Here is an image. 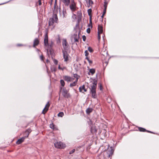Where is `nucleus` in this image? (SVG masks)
Segmentation results:
<instances>
[{"instance_id": "f257e3e1", "label": "nucleus", "mask_w": 159, "mask_h": 159, "mask_svg": "<svg viewBox=\"0 0 159 159\" xmlns=\"http://www.w3.org/2000/svg\"><path fill=\"white\" fill-rule=\"evenodd\" d=\"M98 83L97 80L96 79L93 80V83L90 88V93L91 94L92 97L93 98H96L97 95L96 93V89Z\"/></svg>"}, {"instance_id": "f03ea898", "label": "nucleus", "mask_w": 159, "mask_h": 159, "mask_svg": "<svg viewBox=\"0 0 159 159\" xmlns=\"http://www.w3.org/2000/svg\"><path fill=\"white\" fill-rule=\"evenodd\" d=\"M44 46L45 47H48V50L51 49L52 47V42L51 43L49 44L48 43V33L47 31L45 33L44 36Z\"/></svg>"}, {"instance_id": "7ed1b4c3", "label": "nucleus", "mask_w": 159, "mask_h": 159, "mask_svg": "<svg viewBox=\"0 0 159 159\" xmlns=\"http://www.w3.org/2000/svg\"><path fill=\"white\" fill-rule=\"evenodd\" d=\"M113 151L112 149L104 151L101 154V156H103L104 158H109L112 156Z\"/></svg>"}, {"instance_id": "20e7f679", "label": "nucleus", "mask_w": 159, "mask_h": 159, "mask_svg": "<svg viewBox=\"0 0 159 159\" xmlns=\"http://www.w3.org/2000/svg\"><path fill=\"white\" fill-rule=\"evenodd\" d=\"M58 19L57 14H53L52 18H50L49 20L48 24L49 26L53 25L54 22H58Z\"/></svg>"}, {"instance_id": "39448f33", "label": "nucleus", "mask_w": 159, "mask_h": 159, "mask_svg": "<svg viewBox=\"0 0 159 159\" xmlns=\"http://www.w3.org/2000/svg\"><path fill=\"white\" fill-rule=\"evenodd\" d=\"M62 94L63 97L65 98H68L70 97V95L69 93V91L67 90L65 88H64L62 89Z\"/></svg>"}, {"instance_id": "423d86ee", "label": "nucleus", "mask_w": 159, "mask_h": 159, "mask_svg": "<svg viewBox=\"0 0 159 159\" xmlns=\"http://www.w3.org/2000/svg\"><path fill=\"white\" fill-rule=\"evenodd\" d=\"M62 45L63 48V49L62 50L68 51L70 49L69 45L66 39H62Z\"/></svg>"}, {"instance_id": "0eeeda50", "label": "nucleus", "mask_w": 159, "mask_h": 159, "mask_svg": "<svg viewBox=\"0 0 159 159\" xmlns=\"http://www.w3.org/2000/svg\"><path fill=\"white\" fill-rule=\"evenodd\" d=\"M55 147L57 148H64L66 146L65 144H63L61 142H57L54 143Z\"/></svg>"}, {"instance_id": "6e6552de", "label": "nucleus", "mask_w": 159, "mask_h": 159, "mask_svg": "<svg viewBox=\"0 0 159 159\" xmlns=\"http://www.w3.org/2000/svg\"><path fill=\"white\" fill-rule=\"evenodd\" d=\"M68 51L62 50V52L63 55L64 61L67 62L69 60V57H70L69 54L67 52Z\"/></svg>"}, {"instance_id": "1a4fd4ad", "label": "nucleus", "mask_w": 159, "mask_h": 159, "mask_svg": "<svg viewBox=\"0 0 159 159\" xmlns=\"http://www.w3.org/2000/svg\"><path fill=\"white\" fill-rule=\"evenodd\" d=\"M80 33V31H78V33H77V31L75 34H74V35L71 37V40L73 39L74 40V42H79V34Z\"/></svg>"}, {"instance_id": "9d476101", "label": "nucleus", "mask_w": 159, "mask_h": 159, "mask_svg": "<svg viewBox=\"0 0 159 159\" xmlns=\"http://www.w3.org/2000/svg\"><path fill=\"white\" fill-rule=\"evenodd\" d=\"M49 102H48L46 105H45V107L42 111V113L44 114L48 110V108L50 106L49 104Z\"/></svg>"}, {"instance_id": "9b49d317", "label": "nucleus", "mask_w": 159, "mask_h": 159, "mask_svg": "<svg viewBox=\"0 0 159 159\" xmlns=\"http://www.w3.org/2000/svg\"><path fill=\"white\" fill-rule=\"evenodd\" d=\"M90 132L92 134H96L97 132V129L95 126H92L91 127Z\"/></svg>"}, {"instance_id": "f8f14e48", "label": "nucleus", "mask_w": 159, "mask_h": 159, "mask_svg": "<svg viewBox=\"0 0 159 159\" xmlns=\"http://www.w3.org/2000/svg\"><path fill=\"white\" fill-rule=\"evenodd\" d=\"M32 130L30 128H28L26 129L24 133V134L25 135L24 137L25 139L28 138L30 133L31 132Z\"/></svg>"}, {"instance_id": "ddd939ff", "label": "nucleus", "mask_w": 159, "mask_h": 159, "mask_svg": "<svg viewBox=\"0 0 159 159\" xmlns=\"http://www.w3.org/2000/svg\"><path fill=\"white\" fill-rule=\"evenodd\" d=\"M25 139V137H23L21 138L18 139L16 142V144L17 145H19L21 144L24 141Z\"/></svg>"}, {"instance_id": "4468645a", "label": "nucleus", "mask_w": 159, "mask_h": 159, "mask_svg": "<svg viewBox=\"0 0 159 159\" xmlns=\"http://www.w3.org/2000/svg\"><path fill=\"white\" fill-rule=\"evenodd\" d=\"M39 41L38 38H36L34 40L33 47H35L36 46H37L39 43Z\"/></svg>"}, {"instance_id": "2eb2a0df", "label": "nucleus", "mask_w": 159, "mask_h": 159, "mask_svg": "<svg viewBox=\"0 0 159 159\" xmlns=\"http://www.w3.org/2000/svg\"><path fill=\"white\" fill-rule=\"evenodd\" d=\"M63 79L64 80L67 82L72 81V80H71V77L69 76L65 75L63 77Z\"/></svg>"}, {"instance_id": "dca6fc26", "label": "nucleus", "mask_w": 159, "mask_h": 159, "mask_svg": "<svg viewBox=\"0 0 159 159\" xmlns=\"http://www.w3.org/2000/svg\"><path fill=\"white\" fill-rule=\"evenodd\" d=\"M104 11L103 12V14L104 15L106 12V9L107 7L108 2L106 0H104Z\"/></svg>"}, {"instance_id": "f3484780", "label": "nucleus", "mask_w": 159, "mask_h": 159, "mask_svg": "<svg viewBox=\"0 0 159 159\" xmlns=\"http://www.w3.org/2000/svg\"><path fill=\"white\" fill-rule=\"evenodd\" d=\"M98 33L102 34L103 32V27L102 25H98Z\"/></svg>"}, {"instance_id": "a211bd4d", "label": "nucleus", "mask_w": 159, "mask_h": 159, "mask_svg": "<svg viewBox=\"0 0 159 159\" xmlns=\"http://www.w3.org/2000/svg\"><path fill=\"white\" fill-rule=\"evenodd\" d=\"M76 4H71L70 5V7L72 11H74L76 10Z\"/></svg>"}, {"instance_id": "6ab92c4d", "label": "nucleus", "mask_w": 159, "mask_h": 159, "mask_svg": "<svg viewBox=\"0 0 159 159\" xmlns=\"http://www.w3.org/2000/svg\"><path fill=\"white\" fill-rule=\"evenodd\" d=\"M65 6H68L70 2V0H61Z\"/></svg>"}, {"instance_id": "aec40b11", "label": "nucleus", "mask_w": 159, "mask_h": 159, "mask_svg": "<svg viewBox=\"0 0 159 159\" xmlns=\"http://www.w3.org/2000/svg\"><path fill=\"white\" fill-rule=\"evenodd\" d=\"M50 127L53 130H57V128L53 123H51L50 125Z\"/></svg>"}, {"instance_id": "412c9836", "label": "nucleus", "mask_w": 159, "mask_h": 159, "mask_svg": "<svg viewBox=\"0 0 159 159\" xmlns=\"http://www.w3.org/2000/svg\"><path fill=\"white\" fill-rule=\"evenodd\" d=\"M82 89L84 90V92H86L87 91V89L85 88V85H83L82 87H80L79 88V91L80 92H82Z\"/></svg>"}, {"instance_id": "4be33fe9", "label": "nucleus", "mask_w": 159, "mask_h": 159, "mask_svg": "<svg viewBox=\"0 0 159 159\" xmlns=\"http://www.w3.org/2000/svg\"><path fill=\"white\" fill-rule=\"evenodd\" d=\"M93 111V109L92 108H88L86 110V112L87 114H89L92 112Z\"/></svg>"}, {"instance_id": "5701e85b", "label": "nucleus", "mask_w": 159, "mask_h": 159, "mask_svg": "<svg viewBox=\"0 0 159 159\" xmlns=\"http://www.w3.org/2000/svg\"><path fill=\"white\" fill-rule=\"evenodd\" d=\"M61 8L60 6L59 7H57L56 8V11L57 13H58L59 12L60 15V16H61Z\"/></svg>"}, {"instance_id": "b1692460", "label": "nucleus", "mask_w": 159, "mask_h": 159, "mask_svg": "<svg viewBox=\"0 0 159 159\" xmlns=\"http://www.w3.org/2000/svg\"><path fill=\"white\" fill-rule=\"evenodd\" d=\"M138 130L140 131V132H146L147 131V130L143 127H138Z\"/></svg>"}, {"instance_id": "393cba45", "label": "nucleus", "mask_w": 159, "mask_h": 159, "mask_svg": "<svg viewBox=\"0 0 159 159\" xmlns=\"http://www.w3.org/2000/svg\"><path fill=\"white\" fill-rule=\"evenodd\" d=\"M66 10L64 8L62 10V17L63 18L66 17Z\"/></svg>"}, {"instance_id": "a878e982", "label": "nucleus", "mask_w": 159, "mask_h": 159, "mask_svg": "<svg viewBox=\"0 0 159 159\" xmlns=\"http://www.w3.org/2000/svg\"><path fill=\"white\" fill-rule=\"evenodd\" d=\"M89 72L91 74V75H93L95 72V70L94 69H91L89 70Z\"/></svg>"}, {"instance_id": "bb28decb", "label": "nucleus", "mask_w": 159, "mask_h": 159, "mask_svg": "<svg viewBox=\"0 0 159 159\" xmlns=\"http://www.w3.org/2000/svg\"><path fill=\"white\" fill-rule=\"evenodd\" d=\"M92 9L91 8H90L88 10V15L90 16V18H91V13L92 12Z\"/></svg>"}, {"instance_id": "cd10ccee", "label": "nucleus", "mask_w": 159, "mask_h": 159, "mask_svg": "<svg viewBox=\"0 0 159 159\" xmlns=\"http://www.w3.org/2000/svg\"><path fill=\"white\" fill-rule=\"evenodd\" d=\"M60 82L61 85L62 87H64L65 85V82L64 80H61Z\"/></svg>"}, {"instance_id": "c85d7f7f", "label": "nucleus", "mask_w": 159, "mask_h": 159, "mask_svg": "<svg viewBox=\"0 0 159 159\" xmlns=\"http://www.w3.org/2000/svg\"><path fill=\"white\" fill-rule=\"evenodd\" d=\"M73 76L74 78L77 79H79L80 77V76L78 75L77 74H74Z\"/></svg>"}, {"instance_id": "c756f323", "label": "nucleus", "mask_w": 159, "mask_h": 159, "mask_svg": "<svg viewBox=\"0 0 159 159\" xmlns=\"http://www.w3.org/2000/svg\"><path fill=\"white\" fill-rule=\"evenodd\" d=\"M64 114L63 112H60L58 114V116L59 117H62L64 116Z\"/></svg>"}, {"instance_id": "7c9ffc66", "label": "nucleus", "mask_w": 159, "mask_h": 159, "mask_svg": "<svg viewBox=\"0 0 159 159\" xmlns=\"http://www.w3.org/2000/svg\"><path fill=\"white\" fill-rule=\"evenodd\" d=\"M76 84L75 82H73L72 83H71L70 84V87H72L73 86H75Z\"/></svg>"}, {"instance_id": "2f4dec72", "label": "nucleus", "mask_w": 159, "mask_h": 159, "mask_svg": "<svg viewBox=\"0 0 159 159\" xmlns=\"http://www.w3.org/2000/svg\"><path fill=\"white\" fill-rule=\"evenodd\" d=\"M88 50L90 52H93V51L92 48L90 47H89L88 48Z\"/></svg>"}, {"instance_id": "473e14b6", "label": "nucleus", "mask_w": 159, "mask_h": 159, "mask_svg": "<svg viewBox=\"0 0 159 159\" xmlns=\"http://www.w3.org/2000/svg\"><path fill=\"white\" fill-rule=\"evenodd\" d=\"M86 59L89 62L90 64H92L93 63V61L91 60H90L89 59V57H86Z\"/></svg>"}, {"instance_id": "72a5a7b5", "label": "nucleus", "mask_w": 159, "mask_h": 159, "mask_svg": "<svg viewBox=\"0 0 159 159\" xmlns=\"http://www.w3.org/2000/svg\"><path fill=\"white\" fill-rule=\"evenodd\" d=\"M40 58L42 61H44V57L43 55H42L40 56Z\"/></svg>"}, {"instance_id": "f704fd0d", "label": "nucleus", "mask_w": 159, "mask_h": 159, "mask_svg": "<svg viewBox=\"0 0 159 159\" xmlns=\"http://www.w3.org/2000/svg\"><path fill=\"white\" fill-rule=\"evenodd\" d=\"M84 53L85 54V56H86V57H87L89 54V53L88 52V51L87 50L85 51L84 52Z\"/></svg>"}, {"instance_id": "c9c22d12", "label": "nucleus", "mask_w": 159, "mask_h": 159, "mask_svg": "<svg viewBox=\"0 0 159 159\" xmlns=\"http://www.w3.org/2000/svg\"><path fill=\"white\" fill-rule=\"evenodd\" d=\"M53 62H54V64L56 65H57V63H58V61L57 60L55 59H54V60H53Z\"/></svg>"}, {"instance_id": "e433bc0d", "label": "nucleus", "mask_w": 159, "mask_h": 159, "mask_svg": "<svg viewBox=\"0 0 159 159\" xmlns=\"http://www.w3.org/2000/svg\"><path fill=\"white\" fill-rule=\"evenodd\" d=\"M78 14H79L78 16V17L80 18V16H82V13L80 11H78Z\"/></svg>"}, {"instance_id": "4c0bfd02", "label": "nucleus", "mask_w": 159, "mask_h": 159, "mask_svg": "<svg viewBox=\"0 0 159 159\" xmlns=\"http://www.w3.org/2000/svg\"><path fill=\"white\" fill-rule=\"evenodd\" d=\"M75 149H73V150H72L71 151H70L69 152V154H72L74 152H75Z\"/></svg>"}, {"instance_id": "58836bf2", "label": "nucleus", "mask_w": 159, "mask_h": 159, "mask_svg": "<svg viewBox=\"0 0 159 159\" xmlns=\"http://www.w3.org/2000/svg\"><path fill=\"white\" fill-rule=\"evenodd\" d=\"M91 25V27L92 28V21L91 20V17L90 18L89 25Z\"/></svg>"}, {"instance_id": "ea45409f", "label": "nucleus", "mask_w": 159, "mask_h": 159, "mask_svg": "<svg viewBox=\"0 0 159 159\" xmlns=\"http://www.w3.org/2000/svg\"><path fill=\"white\" fill-rule=\"evenodd\" d=\"M57 1H55L54 4V8L55 9L56 8V7L57 5Z\"/></svg>"}, {"instance_id": "a19ab883", "label": "nucleus", "mask_w": 159, "mask_h": 159, "mask_svg": "<svg viewBox=\"0 0 159 159\" xmlns=\"http://www.w3.org/2000/svg\"><path fill=\"white\" fill-rule=\"evenodd\" d=\"M82 39H83V41H85L86 39V36L85 35H83L82 36Z\"/></svg>"}, {"instance_id": "79ce46f5", "label": "nucleus", "mask_w": 159, "mask_h": 159, "mask_svg": "<svg viewBox=\"0 0 159 159\" xmlns=\"http://www.w3.org/2000/svg\"><path fill=\"white\" fill-rule=\"evenodd\" d=\"M87 32L88 33H89L90 32V29L89 28H88L87 30Z\"/></svg>"}, {"instance_id": "37998d69", "label": "nucleus", "mask_w": 159, "mask_h": 159, "mask_svg": "<svg viewBox=\"0 0 159 159\" xmlns=\"http://www.w3.org/2000/svg\"><path fill=\"white\" fill-rule=\"evenodd\" d=\"M100 34L98 33V40H99L100 39H101V36H100Z\"/></svg>"}, {"instance_id": "c03bdc74", "label": "nucleus", "mask_w": 159, "mask_h": 159, "mask_svg": "<svg viewBox=\"0 0 159 159\" xmlns=\"http://www.w3.org/2000/svg\"><path fill=\"white\" fill-rule=\"evenodd\" d=\"M71 4H76L74 0H71Z\"/></svg>"}, {"instance_id": "a18cd8bd", "label": "nucleus", "mask_w": 159, "mask_h": 159, "mask_svg": "<svg viewBox=\"0 0 159 159\" xmlns=\"http://www.w3.org/2000/svg\"><path fill=\"white\" fill-rule=\"evenodd\" d=\"M38 2H39V6L41 5V0H39Z\"/></svg>"}, {"instance_id": "49530a36", "label": "nucleus", "mask_w": 159, "mask_h": 159, "mask_svg": "<svg viewBox=\"0 0 159 159\" xmlns=\"http://www.w3.org/2000/svg\"><path fill=\"white\" fill-rule=\"evenodd\" d=\"M85 1H86V2L87 4H89V3L90 4V0H86Z\"/></svg>"}, {"instance_id": "de8ad7c7", "label": "nucleus", "mask_w": 159, "mask_h": 159, "mask_svg": "<svg viewBox=\"0 0 159 159\" xmlns=\"http://www.w3.org/2000/svg\"><path fill=\"white\" fill-rule=\"evenodd\" d=\"M104 15L102 14V16H101V20L102 22L103 21V17Z\"/></svg>"}, {"instance_id": "09e8293b", "label": "nucleus", "mask_w": 159, "mask_h": 159, "mask_svg": "<svg viewBox=\"0 0 159 159\" xmlns=\"http://www.w3.org/2000/svg\"><path fill=\"white\" fill-rule=\"evenodd\" d=\"M146 132H147L148 133H152V134L154 133L152 132L149 131V130H147Z\"/></svg>"}, {"instance_id": "8fccbe9b", "label": "nucleus", "mask_w": 159, "mask_h": 159, "mask_svg": "<svg viewBox=\"0 0 159 159\" xmlns=\"http://www.w3.org/2000/svg\"><path fill=\"white\" fill-rule=\"evenodd\" d=\"M66 69V67H64L62 68H61V70H63L64 69Z\"/></svg>"}, {"instance_id": "3c124183", "label": "nucleus", "mask_w": 159, "mask_h": 159, "mask_svg": "<svg viewBox=\"0 0 159 159\" xmlns=\"http://www.w3.org/2000/svg\"><path fill=\"white\" fill-rule=\"evenodd\" d=\"M102 87L101 84H100V90H102Z\"/></svg>"}, {"instance_id": "603ef678", "label": "nucleus", "mask_w": 159, "mask_h": 159, "mask_svg": "<svg viewBox=\"0 0 159 159\" xmlns=\"http://www.w3.org/2000/svg\"><path fill=\"white\" fill-rule=\"evenodd\" d=\"M90 4L91 5L92 4H93V2L92 1V0H90Z\"/></svg>"}, {"instance_id": "864d4df0", "label": "nucleus", "mask_w": 159, "mask_h": 159, "mask_svg": "<svg viewBox=\"0 0 159 159\" xmlns=\"http://www.w3.org/2000/svg\"><path fill=\"white\" fill-rule=\"evenodd\" d=\"M52 0H51V2H50V6H51L52 4Z\"/></svg>"}, {"instance_id": "5fc2aeb1", "label": "nucleus", "mask_w": 159, "mask_h": 159, "mask_svg": "<svg viewBox=\"0 0 159 159\" xmlns=\"http://www.w3.org/2000/svg\"><path fill=\"white\" fill-rule=\"evenodd\" d=\"M78 79H76V80H75V81H74L76 84L77 83V82H78Z\"/></svg>"}, {"instance_id": "6e6d98bb", "label": "nucleus", "mask_w": 159, "mask_h": 159, "mask_svg": "<svg viewBox=\"0 0 159 159\" xmlns=\"http://www.w3.org/2000/svg\"><path fill=\"white\" fill-rule=\"evenodd\" d=\"M87 4V6L89 7L91 5L90 3Z\"/></svg>"}, {"instance_id": "4d7b16f0", "label": "nucleus", "mask_w": 159, "mask_h": 159, "mask_svg": "<svg viewBox=\"0 0 159 159\" xmlns=\"http://www.w3.org/2000/svg\"><path fill=\"white\" fill-rule=\"evenodd\" d=\"M61 67L60 66V65L58 67V68L59 69H60V70H61Z\"/></svg>"}, {"instance_id": "13d9d810", "label": "nucleus", "mask_w": 159, "mask_h": 159, "mask_svg": "<svg viewBox=\"0 0 159 159\" xmlns=\"http://www.w3.org/2000/svg\"><path fill=\"white\" fill-rule=\"evenodd\" d=\"M18 46H22V45L21 44H18Z\"/></svg>"}, {"instance_id": "bf43d9fd", "label": "nucleus", "mask_w": 159, "mask_h": 159, "mask_svg": "<svg viewBox=\"0 0 159 159\" xmlns=\"http://www.w3.org/2000/svg\"><path fill=\"white\" fill-rule=\"evenodd\" d=\"M46 61H47V62H48L49 61L48 60V59H47L46 60Z\"/></svg>"}, {"instance_id": "052dcab7", "label": "nucleus", "mask_w": 159, "mask_h": 159, "mask_svg": "<svg viewBox=\"0 0 159 159\" xmlns=\"http://www.w3.org/2000/svg\"><path fill=\"white\" fill-rule=\"evenodd\" d=\"M74 79V78H71V80H72V81Z\"/></svg>"}, {"instance_id": "680f3d73", "label": "nucleus", "mask_w": 159, "mask_h": 159, "mask_svg": "<svg viewBox=\"0 0 159 159\" xmlns=\"http://www.w3.org/2000/svg\"><path fill=\"white\" fill-rule=\"evenodd\" d=\"M58 40L59 41H60V37H59L58 38Z\"/></svg>"}, {"instance_id": "e2e57ef3", "label": "nucleus", "mask_w": 159, "mask_h": 159, "mask_svg": "<svg viewBox=\"0 0 159 159\" xmlns=\"http://www.w3.org/2000/svg\"><path fill=\"white\" fill-rule=\"evenodd\" d=\"M74 15L75 16H76V15L75 14H74Z\"/></svg>"}, {"instance_id": "0e129e2a", "label": "nucleus", "mask_w": 159, "mask_h": 159, "mask_svg": "<svg viewBox=\"0 0 159 159\" xmlns=\"http://www.w3.org/2000/svg\"><path fill=\"white\" fill-rule=\"evenodd\" d=\"M62 88H61V89H60V91H61V89Z\"/></svg>"}, {"instance_id": "69168bd1", "label": "nucleus", "mask_w": 159, "mask_h": 159, "mask_svg": "<svg viewBox=\"0 0 159 159\" xmlns=\"http://www.w3.org/2000/svg\"><path fill=\"white\" fill-rule=\"evenodd\" d=\"M55 1H57V0H55Z\"/></svg>"}]
</instances>
